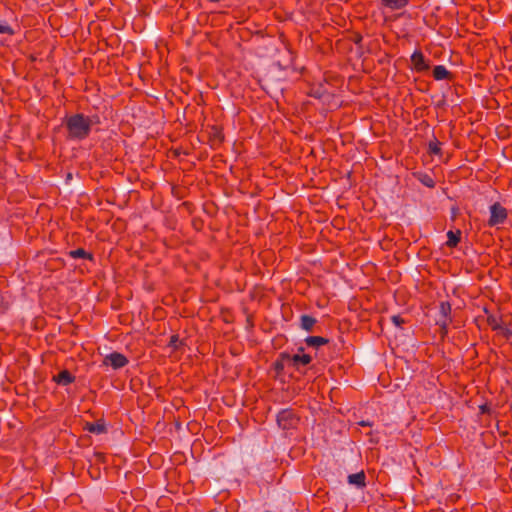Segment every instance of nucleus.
I'll return each mask as SVG.
<instances>
[{
  "label": "nucleus",
  "mask_w": 512,
  "mask_h": 512,
  "mask_svg": "<svg viewBox=\"0 0 512 512\" xmlns=\"http://www.w3.org/2000/svg\"><path fill=\"white\" fill-rule=\"evenodd\" d=\"M94 123H98L97 116L89 117L83 113H76L65 117L64 125L67 130V139L73 141L86 139L90 135Z\"/></svg>",
  "instance_id": "1"
},
{
  "label": "nucleus",
  "mask_w": 512,
  "mask_h": 512,
  "mask_svg": "<svg viewBox=\"0 0 512 512\" xmlns=\"http://www.w3.org/2000/svg\"><path fill=\"white\" fill-rule=\"evenodd\" d=\"M299 420V417L292 409H283L277 415V424L282 430L296 429Z\"/></svg>",
  "instance_id": "2"
},
{
  "label": "nucleus",
  "mask_w": 512,
  "mask_h": 512,
  "mask_svg": "<svg viewBox=\"0 0 512 512\" xmlns=\"http://www.w3.org/2000/svg\"><path fill=\"white\" fill-rule=\"evenodd\" d=\"M508 217V212L499 202H495L490 206V218L488 225L494 227L503 224Z\"/></svg>",
  "instance_id": "3"
},
{
  "label": "nucleus",
  "mask_w": 512,
  "mask_h": 512,
  "mask_svg": "<svg viewBox=\"0 0 512 512\" xmlns=\"http://www.w3.org/2000/svg\"><path fill=\"white\" fill-rule=\"evenodd\" d=\"M127 357L119 352H112L105 356L103 364L111 366L113 369H121L128 364Z\"/></svg>",
  "instance_id": "4"
},
{
  "label": "nucleus",
  "mask_w": 512,
  "mask_h": 512,
  "mask_svg": "<svg viewBox=\"0 0 512 512\" xmlns=\"http://www.w3.org/2000/svg\"><path fill=\"white\" fill-rule=\"evenodd\" d=\"M273 368L277 375L282 374L286 368H293L292 356L287 352H281L273 363Z\"/></svg>",
  "instance_id": "5"
},
{
  "label": "nucleus",
  "mask_w": 512,
  "mask_h": 512,
  "mask_svg": "<svg viewBox=\"0 0 512 512\" xmlns=\"http://www.w3.org/2000/svg\"><path fill=\"white\" fill-rule=\"evenodd\" d=\"M412 68L417 72H424L430 68L423 53L420 50H415L411 55Z\"/></svg>",
  "instance_id": "6"
},
{
  "label": "nucleus",
  "mask_w": 512,
  "mask_h": 512,
  "mask_svg": "<svg viewBox=\"0 0 512 512\" xmlns=\"http://www.w3.org/2000/svg\"><path fill=\"white\" fill-rule=\"evenodd\" d=\"M439 312L443 319H440L438 324L443 330H446L448 325L451 323V304L448 301H442L439 305Z\"/></svg>",
  "instance_id": "7"
},
{
  "label": "nucleus",
  "mask_w": 512,
  "mask_h": 512,
  "mask_svg": "<svg viewBox=\"0 0 512 512\" xmlns=\"http://www.w3.org/2000/svg\"><path fill=\"white\" fill-rule=\"evenodd\" d=\"M303 352L304 348L299 347L298 353L291 355L294 369L298 370L301 366H306L312 361V357L309 354H305Z\"/></svg>",
  "instance_id": "8"
},
{
  "label": "nucleus",
  "mask_w": 512,
  "mask_h": 512,
  "mask_svg": "<svg viewBox=\"0 0 512 512\" xmlns=\"http://www.w3.org/2000/svg\"><path fill=\"white\" fill-rule=\"evenodd\" d=\"M84 430L96 435L103 434L106 432L105 422L102 419L97 420L96 422H86Z\"/></svg>",
  "instance_id": "9"
},
{
  "label": "nucleus",
  "mask_w": 512,
  "mask_h": 512,
  "mask_svg": "<svg viewBox=\"0 0 512 512\" xmlns=\"http://www.w3.org/2000/svg\"><path fill=\"white\" fill-rule=\"evenodd\" d=\"M347 480L349 484L355 485L358 488H364L366 486V475L364 470L348 475Z\"/></svg>",
  "instance_id": "10"
},
{
  "label": "nucleus",
  "mask_w": 512,
  "mask_h": 512,
  "mask_svg": "<svg viewBox=\"0 0 512 512\" xmlns=\"http://www.w3.org/2000/svg\"><path fill=\"white\" fill-rule=\"evenodd\" d=\"M53 379L57 384L66 386L73 383L75 377L68 370H62L59 374L54 376Z\"/></svg>",
  "instance_id": "11"
},
{
  "label": "nucleus",
  "mask_w": 512,
  "mask_h": 512,
  "mask_svg": "<svg viewBox=\"0 0 512 512\" xmlns=\"http://www.w3.org/2000/svg\"><path fill=\"white\" fill-rule=\"evenodd\" d=\"M451 76V73L443 65H437L433 69V77L437 81L451 79Z\"/></svg>",
  "instance_id": "12"
},
{
  "label": "nucleus",
  "mask_w": 512,
  "mask_h": 512,
  "mask_svg": "<svg viewBox=\"0 0 512 512\" xmlns=\"http://www.w3.org/2000/svg\"><path fill=\"white\" fill-rule=\"evenodd\" d=\"M316 322V318L307 314L301 315L300 317V327L307 332H311L313 330Z\"/></svg>",
  "instance_id": "13"
},
{
  "label": "nucleus",
  "mask_w": 512,
  "mask_h": 512,
  "mask_svg": "<svg viewBox=\"0 0 512 512\" xmlns=\"http://www.w3.org/2000/svg\"><path fill=\"white\" fill-rule=\"evenodd\" d=\"M329 342L327 338L322 336H308L305 339V343L308 347L318 348L320 346L326 345Z\"/></svg>",
  "instance_id": "14"
},
{
  "label": "nucleus",
  "mask_w": 512,
  "mask_h": 512,
  "mask_svg": "<svg viewBox=\"0 0 512 512\" xmlns=\"http://www.w3.org/2000/svg\"><path fill=\"white\" fill-rule=\"evenodd\" d=\"M447 242L446 245L450 248L456 247L461 239V230L457 229L456 231H448L447 232Z\"/></svg>",
  "instance_id": "15"
},
{
  "label": "nucleus",
  "mask_w": 512,
  "mask_h": 512,
  "mask_svg": "<svg viewBox=\"0 0 512 512\" xmlns=\"http://www.w3.org/2000/svg\"><path fill=\"white\" fill-rule=\"evenodd\" d=\"M382 3L391 10H399L408 4V0H382Z\"/></svg>",
  "instance_id": "16"
},
{
  "label": "nucleus",
  "mask_w": 512,
  "mask_h": 512,
  "mask_svg": "<svg viewBox=\"0 0 512 512\" xmlns=\"http://www.w3.org/2000/svg\"><path fill=\"white\" fill-rule=\"evenodd\" d=\"M69 256L74 259H76V258H83V259H89V260L93 259V255L91 253L87 252L86 250H84L83 248H78V249L69 251Z\"/></svg>",
  "instance_id": "17"
},
{
  "label": "nucleus",
  "mask_w": 512,
  "mask_h": 512,
  "mask_svg": "<svg viewBox=\"0 0 512 512\" xmlns=\"http://www.w3.org/2000/svg\"><path fill=\"white\" fill-rule=\"evenodd\" d=\"M418 180L428 188H433L435 186L434 179L427 174H420Z\"/></svg>",
  "instance_id": "18"
},
{
  "label": "nucleus",
  "mask_w": 512,
  "mask_h": 512,
  "mask_svg": "<svg viewBox=\"0 0 512 512\" xmlns=\"http://www.w3.org/2000/svg\"><path fill=\"white\" fill-rule=\"evenodd\" d=\"M210 136L213 140L221 143L224 140L222 130L216 126L211 128Z\"/></svg>",
  "instance_id": "19"
},
{
  "label": "nucleus",
  "mask_w": 512,
  "mask_h": 512,
  "mask_svg": "<svg viewBox=\"0 0 512 512\" xmlns=\"http://www.w3.org/2000/svg\"><path fill=\"white\" fill-rule=\"evenodd\" d=\"M441 143L438 140L430 141L428 145L429 153L432 155H439L441 153Z\"/></svg>",
  "instance_id": "20"
},
{
  "label": "nucleus",
  "mask_w": 512,
  "mask_h": 512,
  "mask_svg": "<svg viewBox=\"0 0 512 512\" xmlns=\"http://www.w3.org/2000/svg\"><path fill=\"white\" fill-rule=\"evenodd\" d=\"M0 34L13 35L14 30L7 22L3 21L0 22Z\"/></svg>",
  "instance_id": "21"
},
{
  "label": "nucleus",
  "mask_w": 512,
  "mask_h": 512,
  "mask_svg": "<svg viewBox=\"0 0 512 512\" xmlns=\"http://www.w3.org/2000/svg\"><path fill=\"white\" fill-rule=\"evenodd\" d=\"M181 344H182V341L179 339V336L172 335L168 346L175 350V349H178Z\"/></svg>",
  "instance_id": "22"
},
{
  "label": "nucleus",
  "mask_w": 512,
  "mask_h": 512,
  "mask_svg": "<svg viewBox=\"0 0 512 512\" xmlns=\"http://www.w3.org/2000/svg\"><path fill=\"white\" fill-rule=\"evenodd\" d=\"M487 321H488V324L490 325V327L493 329V330H497L500 328V325H499V322H498V319L493 316V315H489L488 318H487Z\"/></svg>",
  "instance_id": "23"
},
{
  "label": "nucleus",
  "mask_w": 512,
  "mask_h": 512,
  "mask_svg": "<svg viewBox=\"0 0 512 512\" xmlns=\"http://www.w3.org/2000/svg\"><path fill=\"white\" fill-rule=\"evenodd\" d=\"M183 453L180 450H176L172 455H170L171 461L175 464H180L182 462Z\"/></svg>",
  "instance_id": "24"
},
{
  "label": "nucleus",
  "mask_w": 512,
  "mask_h": 512,
  "mask_svg": "<svg viewBox=\"0 0 512 512\" xmlns=\"http://www.w3.org/2000/svg\"><path fill=\"white\" fill-rule=\"evenodd\" d=\"M391 321L397 327H401L405 323V320L400 315H393Z\"/></svg>",
  "instance_id": "25"
},
{
  "label": "nucleus",
  "mask_w": 512,
  "mask_h": 512,
  "mask_svg": "<svg viewBox=\"0 0 512 512\" xmlns=\"http://www.w3.org/2000/svg\"><path fill=\"white\" fill-rule=\"evenodd\" d=\"M479 411H480V414H491V412H492L490 406L487 403L480 405Z\"/></svg>",
  "instance_id": "26"
},
{
  "label": "nucleus",
  "mask_w": 512,
  "mask_h": 512,
  "mask_svg": "<svg viewBox=\"0 0 512 512\" xmlns=\"http://www.w3.org/2000/svg\"><path fill=\"white\" fill-rule=\"evenodd\" d=\"M93 457L95 458V462H104L105 454L100 451H94Z\"/></svg>",
  "instance_id": "27"
},
{
  "label": "nucleus",
  "mask_w": 512,
  "mask_h": 512,
  "mask_svg": "<svg viewBox=\"0 0 512 512\" xmlns=\"http://www.w3.org/2000/svg\"><path fill=\"white\" fill-rule=\"evenodd\" d=\"M8 310V304L0 300V315H3Z\"/></svg>",
  "instance_id": "28"
},
{
  "label": "nucleus",
  "mask_w": 512,
  "mask_h": 512,
  "mask_svg": "<svg viewBox=\"0 0 512 512\" xmlns=\"http://www.w3.org/2000/svg\"><path fill=\"white\" fill-rule=\"evenodd\" d=\"M357 424L362 426V427H364V428H371L373 426L372 422L364 421V420L357 422Z\"/></svg>",
  "instance_id": "29"
},
{
  "label": "nucleus",
  "mask_w": 512,
  "mask_h": 512,
  "mask_svg": "<svg viewBox=\"0 0 512 512\" xmlns=\"http://www.w3.org/2000/svg\"><path fill=\"white\" fill-rule=\"evenodd\" d=\"M367 436H369V442L370 443H373V444L378 443V439L374 436L372 431L367 432Z\"/></svg>",
  "instance_id": "30"
},
{
  "label": "nucleus",
  "mask_w": 512,
  "mask_h": 512,
  "mask_svg": "<svg viewBox=\"0 0 512 512\" xmlns=\"http://www.w3.org/2000/svg\"><path fill=\"white\" fill-rule=\"evenodd\" d=\"M158 454L157 453H153L150 457H149V462L151 463L152 466L155 465L154 462H157L158 460Z\"/></svg>",
  "instance_id": "31"
},
{
  "label": "nucleus",
  "mask_w": 512,
  "mask_h": 512,
  "mask_svg": "<svg viewBox=\"0 0 512 512\" xmlns=\"http://www.w3.org/2000/svg\"><path fill=\"white\" fill-rule=\"evenodd\" d=\"M505 335L508 339H510V337H512V331L509 330V329H506V332H505Z\"/></svg>",
  "instance_id": "32"
},
{
  "label": "nucleus",
  "mask_w": 512,
  "mask_h": 512,
  "mask_svg": "<svg viewBox=\"0 0 512 512\" xmlns=\"http://www.w3.org/2000/svg\"><path fill=\"white\" fill-rule=\"evenodd\" d=\"M311 95L317 98H321V94L318 91L312 93Z\"/></svg>",
  "instance_id": "33"
},
{
  "label": "nucleus",
  "mask_w": 512,
  "mask_h": 512,
  "mask_svg": "<svg viewBox=\"0 0 512 512\" xmlns=\"http://www.w3.org/2000/svg\"><path fill=\"white\" fill-rule=\"evenodd\" d=\"M208 512H219V511H217V510L213 509V510H210V511H208Z\"/></svg>",
  "instance_id": "34"
}]
</instances>
